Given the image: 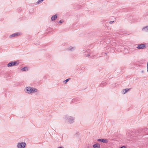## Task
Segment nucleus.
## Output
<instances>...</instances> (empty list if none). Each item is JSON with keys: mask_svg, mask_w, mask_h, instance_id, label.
<instances>
[{"mask_svg": "<svg viewBox=\"0 0 148 148\" xmlns=\"http://www.w3.org/2000/svg\"><path fill=\"white\" fill-rule=\"evenodd\" d=\"M64 121L65 122L71 124L74 122L75 117L69 116L67 115H66L63 118Z\"/></svg>", "mask_w": 148, "mask_h": 148, "instance_id": "obj_1", "label": "nucleus"}, {"mask_svg": "<svg viewBox=\"0 0 148 148\" xmlns=\"http://www.w3.org/2000/svg\"><path fill=\"white\" fill-rule=\"evenodd\" d=\"M25 91L28 94L34 93L37 92L38 91V90L36 88L30 87H26Z\"/></svg>", "mask_w": 148, "mask_h": 148, "instance_id": "obj_2", "label": "nucleus"}, {"mask_svg": "<svg viewBox=\"0 0 148 148\" xmlns=\"http://www.w3.org/2000/svg\"><path fill=\"white\" fill-rule=\"evenodd\" d=\"M18 64V61L11 62L7 64V66L8 67H10L13 66H17Z\"/></svg>", "mask_w": 148, "mask_h": 148, "instance_id": "obj_3", "label": "nucleus"}, {"mask_svg": "<svg viewBox=\"0 0 148 148\" xmlns=\"http://www.w3.org/2000/svg\"><path fill=\"white\" fill-rule=\"evenodd\" d=\"M26 145V144L25 142H21L18 143L17 145V148H25Z\"/></svg>", "mask_w": 148, "mask_h": 148, "instance_id": "obj_4", "label": "nucleus"}, {"mask_svg": "<svg viewBox=\"0 0 148 148\" xmlns=\"http://www.w3.org/2000/svg\"><path fill=\"white\" fill-rule=\"evenodd\" d=\"M146 45V44H140L138 45V46L136 48L138 49H144L145 48H146V47H145V45Z\"/></svg>", "mask_w": 148, "mask_h": 148, "instance_id": "obj_5", "label": "nucleus"}, {"mask_svg": "<svg viewBox=\"0 0 148 148\" xmlns=\"http://www.w3.org/2000/svg\"><path fill=\"white\" fill-rule=\"evenodd\" d=\"M97 141H100L104 143H107L108 142V140L105 138L99 139L97 140Z\"/></svg>", "mask_w": 148, "mask_h": 148, "instance_id": "obj_6", "label": "nucleus"}, {"mask_svg": "<svg viewBox=\"0 0 148 148\" xmlns=\"http://www.w3.org/2000/svg\"><path fill=\"white\" fill-rule=\"evenodd\" d=\"M20 35L19 33H14L10 36V37H14L15 36H19Z\"/></svg>", "mask_w": 148, "mask_h": 148, "instance_id": "obj_7", "label": "nucleus"}, {"mask_svg": "<svg viewBox=\"0 0 148 148\" xmlns=\"http://www.w3.org/2000/svg\"><path fill=\"white\" fill-rule=\"evenodd\" d=\"M57 18V14H56L53 16L51 18V20L52 21H55Z\"/></svg>", "mask_w": 148, "mask_h": 148, "instance_id": "obj_8", "label": "nucleus"}, {"mask_svg": "<svg viewBox=\"0 0 148 148\" xmlns=\"http://www.w3.org/2000/svg\"><path fill=\"white\" fill-rule=\"evenodd\" d=\"M142 30L145 32H148V26H146L143 28Z\"/></svg>", "mask_w": 148, "mask_h": 148, "instance_id": "obj_9", "label": "nucleus"}, {"mask_svg": "<svg viewBox=\"0 0 148 148\" xmlns=\"http://www.w3.org/2000/svg\"><path fill=\"white\" fill-rule=\"evenodd\" d=\"M94 148H100V145L99 144L96 143L93 145Z\"/></svg>", "mask_w": 148, "mask_h": 148, "instance_id": "obj_10", "label": "nucleus"}, {"mask_svg": "<svg viewBox=\"0 0 148 148\" xmlns=\"http://www.w3.org/2000/svg\"><path fill=\"white\" fill-rule=\"evenodd\" d=\"M84 56L85 57H90V58L93 57V55L92 54V53H90L89 54H85L84 55Z\"/></svg>", "mask_w": 148, "mask_h": 148, "instance_id": "obj_11", "label": "nucleus"}, {"mask_svg": "<svg viewBox=\"0 0 148 148\" xmlns=\"http://www.w3.org/2000/svg\"><path fill=\"white\" fill-rule=\"evenodd\" d=\"M75 49V48L74 47L70 46L69 47L68 49L70 51H73Z\"/></svg>", "mask_w": 148, "mask_h": 148, "instance_id": "obj_12", "label": "nucleus"}, {"mask_svg": "<svg viewBox=\"0 0 148 148\" xmlns=\"http://www.w3.org/2000/svg\"><path fill=\"white\" fill-rule=\"evenodd\" d=\"M28 68L27 67H24L23 68H22L21 69V70L23 71H27L28 70Z\"/></svg>", "mask_w": 148, "mask_h": 148, "instance_id": "obj_13", "label": "nucleus"}, {"mask_svg": "<svg viewBox=\"0 0 148 148\" xmlns=\"http://www.w3.org/2000/svg\"><path fill=\"white\" fill-rule=\"evenodd\" d=\"M106 84V82L104 81L100 85V86L103 87Z\"/></svg>", "mask_w": 148, "mask_h": 148, "instance_id": "obj_14", "label": "nucleus"}, {"mask_svg": "<svg viewBox=\"0 0 148 148\" xmlns=\"http://www.w3.org/2000/svg\"><path fill=\"white\" fill-rule=\"evenodd\" d=\"M70 78H68L64 81L63 82L64 84H66L70 79Z\"/></svg>", "mask_w": 148, "mask_h": 148, "instance_id": "obj_15", "label": "nucleus"}, {"mask_svg": "<svg viewBox=\"0 0 148 148\" xmlns=\"http://www.w3.org/2000/svg\"><path fill=\"white\" fill-rule=\"evenodd\" d=\"M43 1V0H38L37 2L36 3L37 4H38L40 3H42Z\"/></svg>", "mask_w": 148, "mask_h": 148, "instance_id": "obj_16", "label": "nucleus"}, {"mask_svg": "<svg viewBox=\"0 0 148 148\" xmlns=\"http://www.w3.org/2000/svg\"><path fill=\"white\" fill-rule=\"evenodd\" d=\"M130 89H131L130 88H129V89L125 88V89H124V90H125V92L124 93H126L127 92L129 91L130 90Z\"/></svg>", "mask_w": 148, "mask_h": 148, "instance_id": "obj_17", "label": "nucleus"}, {"mask_svg": "<svg viewBox=\"0 0 148 148\" xmlns=\"http://www.w3.org/2000/svg\"><path fill=\"white\" fill-rule=\"evenodd\" d=\"M63 22V21L61 20H60V21H59V23H62V22Z\"/></svg>", "mask_w": 148, "mask_h": 148, "instance_id": "obj_18", "label": "nucleus"}, {"mask_svg": "<svg viewBox=\"0 0 148 148\" xmlns=\"http://www.w3.org/2000/svg\"><path fill=\"white\" fill-rule=\"evenodd\" d=\"M125 90H124V89L123 90V91L122 92V93L123 94H125L126 93H124L125 92Z\"/></svg>", "mask_w": 148, "mask_h": 148, "instance_id": "obj_19", "label": "nucleus"}, {"mask_svg": "<svg viewBox=\"0 0 148 148\" xmlns=\"http://www.w3.org/2000/svg\"><path fill=\"white\" fill-rule=\"evenodd\" d=\"M119 148H127L125 146H123L121 147H120Z\"/></svg>", "mask_w": 148, "mask_h": 148, "instance_id": "obj_20", "label": "nucleus"}, {"mask_svg": "<svg viewBox=\"0 0 148 148\" xmlns=\"http://www.w3.org/2000/svg\"><path fill=\"white\" fill-rule=\"evenodd\" d=\"M114 22V21H110L109 22V23L110 24H112V23L113 22Z\"/></svg>", "mask_w": 148, "mask_h": 148, "instance_id": "obj_21", "label": "nucleus"}, {"mask_svg": "<svg viewBox=\"0 0 148 148\" xmlns=\"http://www.w3.org/2000/svg\"><path fill=\"white\" fill-rule=\"evenodd\" d=\"M147 71L148 72V63H147Z\"/></svg>", "mask_w": 148, "mask_h": 148, "instance_id": "obj_22", "label": "nucleus"}, {"mask_svg": "<svg viewBox=\"0 0 148 148\" xmlns=\"http://www.w3.org/2000/svg\"><path fill=\"white\" fill-rule=\"evenodd\" d=\"M58 148H64V147H58Z\"/></svg>", "mask_w": 148, "mask_h": 148, "instance_id": "obj_23", "label": "nucleus"}, {"mask_svg": "<svg viewBox=\"0 0 148 148\" xmlns=\"http://www.w3.org/2000/svg\"><path fill=\"white\" fill-rule=\"evenodd\" d=\"M142 73H144V71H141Z\"/></svg>", "mask_w": 148, "mask_h": 148, "instance_id": "obj_24", "label": "nucleus"}, {"mask_svg": "<svg viewBox=\"0 0 148 148\" xmlns=\"http://www.w3.org/2000/svg\"><path fill=\"white\" fill-rule=\"evenodd\" d=\"M87 147V148H89V147Z\"/></svg>", "mask_w": 148, "mask_h": 148, "instance_id": "obj_25", "label": "nucleus"}, {"mask_svg": "<svg viewBox=\"0 0 148 148\" xmlns=\"http://www.w3.org/2000/svg\"><path fill=\"white\" fill-rule=\"evenodd\" d=\"M73 101H74V100H73Z\"/></svg>", "mask_w": 148, "mask_h": 148, "instance_id": "obj_26", "label": "nucleus"}, {"mask_svg": "<svg viewBox=\"0 0 148 148\" xmlns=\"http://www.w3.org/2000/svg\"><path fill=\"white\" fill-rule=\"evenodd\" d=\"M147 129H148V128H147Z\"/></svg>", "mask_w": 148, "mask_h": 148, "instance_id": "obj_27", "label": "nucleus"}, {"mask_svg": "<svg viewBox=\"0 0 148 148\" xmlns=\"http://www.w3.org/2000/svg\"><path fill=\"white\" fill-rule=\"evenodd\" d=\"M147 63H148V61Z\"/></svg>", "mask_w": 148, "mask_h": 148, "instance_id": "obj_28", "label": "nucleus"}]
</instances>
